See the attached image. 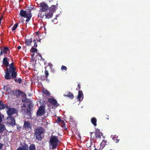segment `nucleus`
Returning a JSON list of instances; mask_svg holds the SVG:
<instances>
[{"mask_svg":"<svg viewBox=\"0 0 150 150\" xmlns=\"http://www.w3.org/2000/svg\"><path fill=\"white\" fill-rule=\"evenodd\" d=\"M45 79H46L45 77V78H43V80H45Z\"/></svg>","mask_w":150,"mask_h":150,"instance_id":"nucleus-52","label":"nucleus"},{"mask_svg":"<svg viewBox=\"0 0 150 150\" xmlns=\"http://www.w3.org/2000/svg\"><path fill=\"white\" fill-rule=\"evenodd\" d=\"M14 64L12 62V61H11V63L10 64H8V66H14Z\"/></svg>","mask_w":150,"mask_h":150,"instance_id":"nucleus-38","label":"nucleus"},{"mask_svg":"<svg viewBox=\"0 0 150 150\" xmlns=\"http://www.w3.org/2000/svg\"><path fill=\"white\" fill-rule=\"evenodd\" d=\"M106 144L105 142L104 141H103L100 144V148L101 149H103L105 146Z\"/></svg>","mask_w":150,"mask_h":150,"instance_id":"nucleus-26","label":"nucleus"},{"mask_svg":"<svg viewBox=\"0 0 150 150\" xmlns=\"http://www.w3.org/2000/svg\"><path fill=\"white\" fill-rule=\"evenodd\" d=\"M5 122L6 124H8L12 126H14L16 124L15 117L11 116H8L5 120Z\"/></svg>","mask_w":150,"mask_h":150,"instance_id":"nucleus-5","label":"nucleus"},{"mask_svg":"<svg viewBox=\"0 0 150 150\" xmlns=\"http://www.w3.org/2000/svg\"><path fill=\"white\" fill-rule=\"evenodd\" d=\"M57 120L58 123L61 122L63 120L61 119V117H58L57 118Z\"/></svg>","mask_w":150,"mask_h":150,"instance_id":"nucleus-33","label":"nucleus"},{"mask_svg":"<svg viewBox=\"0 0 150 150\" xmlns=\"http://www.w3.org/2000/svg\"><path fill=\"white\" fill-rule=\"evenodd\" d=\"M2 139L1 136L0 134V140Z\"/></svg>","mask_w":150,"mask_h":150,"instance_id":"nucleus-49","label":"nucleus"},{"mask_svg":"<svg viewBox=\"0 0 150 150\" xmlns=\"http://www.w3.org/2000/svg\"><path fill=\"white\" fill-rule=\"evenodd\" d=\"M9 50V49L7 47H4L3 50L1 49V52H0V55H2L3 54H6L7 53V51Z\"/></svg>","mask_w":150,"mask_h":150,"instance_id":"nucleus-17","label":"nucleus"},{"mask_svg":"<svg viewBox=\"0 0 150 150\" xmlns=\"http://www.w3.org/2000/svg\"><path fill=\"white\" fill-rule=\"evenodd\" d=\"M61 123L62 127H66V124L64 120H63Z\"/></svg>","mask_w":150,"mask_h":150,"instance_id":"nucleus-32","label":"nucleus"},{"mask_svg":"<svg viewBox=\"0 0 150 150\" xmlns=\"http://www.w3.org/2000/svg\"><path fill=\"white\" fill-rule=\"evenodd\" d=\"M35 131L34 135L36 139L38 141H41L42 139V135L44 132V129L42 127H39Z\"/></svg>","mask_w":150,"mask_h":150,"instance_id":"nucleus-4","label":"nucleus"},{"mask_svg":"<svg viewBox=\"0 0 150 150\" xmlns=\"http://www.w3.org/2000/svg\"><path fill=\"white\" fill-rule=\"evenodd\" d=\"M33 42H34V46L35 47H37V43L36 42V41L35 40H33Z\"/></svg>","mask_w":150,"mask_h":150,"instance_id":"nucleus-34","label":"nucleus"},{"mask_svg":"<svg viewBox=\"0 0 150 150\" xmlns=\"http://www.w3.org/2000/svg\"><path fill=\"white\" fill-rule=\"evenodd\" d=\"M33 104L30 102L28 105V107L29 109L27 108L24 110L25 113L28 114L30 117L31 115V111L32 110V109L33 107Z\"/></svg>","mask_w":150,"mask_h":150,"instance_id":"nucleus-7","label":"nucleus"},{"mask_svg":"<svg viewBox=\"0 0 150 150\" xmlns=\"http://www.w3.org/2000/svg\"><path fill=\"white\" fill-rule=\"evenodd\" d=\"M78 87L79 88V89H80L81 88L80 86L79 83H78Z\"/></svg>","mask_w":150,"mask_h":150,"instance_id":"nucleus-39","label":"nucleus"},{"mask_svg":"<svg viewBox=\"0 0 150 150\" xmlns=\"http://www.w3.org/2000/svg\"><path fill=\"white\" fill-rule=\"evenodd\" d=\"M8 108V105L4 104L2 101L0 100V110L6 109Z\"/></svg>","mask_w":150,"mask_h":150,"instance_id":"nucleus-18","label":"nucleus"},{"mask_svg":"<svg viewBox=\"0 0 150 150\" xmlns=\"http://www.w3.org/2000/svg\"><path fill=\"white\" fill-rule=\"evenodd\" d=\"M21 47L20 46H18L17 47V49L18 50H19V49H21Z\"/></svg>","mask_w":150,"mask_h":150,"instance_id":"nucleus-41","label":"nucleus"},{"mask_svg":"<svg viewBox=\"0 0 150 150\" xmlns=\"http://www.w3.org/2000/svg\"><path fill=\"white\" fill-rule=\"evenodd\" d=\"M49 66H51L49 64Z\"/></svg>","mask_w":150,"mask_h":150,"instance_id":"nucleus-54","label":"nucleus"},{"mask_svg":"<svg viewBox=\"0 0 150 150\" xmlns=\"http://www.w3.org/2000/svg\"><path fill=\"white\" fill-rule=\"evenodd\" d=\"M22 108H25L26 106L24 104H23V105L22 106Z\"/></svg>","mask_w":150,"mask_h":150,"instance_id":"nucleus-43","label":"nucleus"},{"mask_svg":"<svg viewBox=\"0 0 150 150\" xmlns=\"http://www.w3.org/2000/svg\"><path fill=\"white\" fill-rule=\"evenodd\" d=\"M49 11L54 13L56 10V7L55 5H52L49 8Z\"/></svg>","mask_w":150,"mask_h":150,"instance_id":"nucleus-20","label":"nucleus"},{"mask_svg":"<svg viewBox=\"0 0 150 150\" xmlns=\"http://www.w3.org/2000/svg\"><path fill=\"white\" fill-rule=\"evenodd\" d=\"M69 122H70V124H71V123H72V122L70 120H69Z\"/></svg>","mask_w":150,"mask_h":150,"instance_id":"nucleus-48","label":"nucleus"},{"mask_svg":"<svg viewBox=\"0 0 150 150\" xmlns=\"http://www.w3.org/2000/svg\"><path fill=\"white\" fill-rule=\"evenodd\" d=\"M6 129V128L4 124H0V133L2 134Z\"/></svg>","mask_w":150,"mask_h":150,"instance_id":"nucleus-19","label":"nucleus"},{"mask_svg":"<svg viewBox=\"0 0 150 150\" xmlns=\"http://www.w3.org/2000/svg\"><path fill=\"white\" fill-rule=\"evenodd\" d=\"M46 68H47V67H45V78L47 79V77H48V75H49V73L48 72V71L46 70Z\"/></svg>","mask_w":150,"mask_h":150,"instance_id":"nucleus-30","label":"nucleus"},{"mask_svg":"<svg viewBox=\"0 0 150 150\" xmlns=\"http://www.w3.org/2000/svg\"><path fill=\"white\" fill-rule=\"evenodd\" d=\"M45 112V108L44 106H40L37 112V116H40L43 115Z\"/></svg>","mask_w":150,"mask_h":150,"instance_id":"nucleus-11","label":"nucleus"},{"mask_svg":"<svg viewBox=\"0 0 150 150\" xmlns=\"http://www.w3.org/2000/svg\"><path fill=\"white\" fill-rule=\"evenodd\" d=\"M29 150H36L35 146L34 144H31L28 147Z\"/></svg>","mask_w":150,"mask_h":150,"instance_id":"nucleus-25","label":"nucleus"},{"mask_svg":"<svg viewBox=\"0 0 150 150\" xmlns=\"http://www.w3.org/2000/svg\"><path fill=\"white\" fill-rule=\"evenodd\" d=\"M23 93L22 91L19 90H14L13 91V94L16 97H18Z\"/></svg>","mask_w":150,"mask_h":150,"instance_id":"nucleus-15","label":"nucleus"},{"mask_svg":"<svg viewBox=\"0 0 150 150\" xmlns=\"http://www.w3.org/2000/svg\"><path fill=\"white\" fill-rule=\"evenodd\" d=\"M83 98V94L81 91H79L77 98L79 101L82 100Z\"/></svg>","mask_w":150,"mask_h":150,"instance_id":"nucleus-13","label":"nucleus"},{"mask_svg":"<svg viewBox=\"0 0 150 150\" xmlns=\"http://www.w3.org/2000/svg\"><path fill=\"white\" fill-rule=\"evenodd\" d=\"M35 55V53H32V54H31V56L32 57H33Z\"/></svg>","mask_w":150,"mask_h":150,"instance_id":"nucleus-42","label":"nucleus"},{"mask_svg":"<svg viewBox=\"0 0 150 150\" xmlns=\"http://www.w3.org/2000/svg\"><path fill=\"white\" fill-rule=\"evenodd\" d=\"M4 91L8 92L10 90V88L8 86H5L4 87Z\"/></svg>","mask_w":150,"mask_h":150,"instance_id":"nucleus-28","label":"nucleus"},{"mask_svg":"<svg viewBox=\"0 0 150 150\" xmlns=\"http://www.w3.org/2000/svg\"><path fill=\"white\" fill-rule=\"evenodd\" d=\"M37 40L39 42H40V40Z\"/></svg>","mask_w":150,"mask_h":150,"instance_id":"nucleus-50","label":"nucleus"},{"mask_svg":"<svg viewBox=\"0 0 150 150\" xmlns=\"http://www.w3.org/2000/svg\"><path fill=\"white\" fill-rule=\"evenodd\" d=\"M16 69L14 66H10L9 68H7L5 71V75L4 77L6 80L11 79H15L14 81L16 82L21 84L22 82V80L20 78L17 79V72L16 71Z\"/></svg>","mask_w":150,"mask_h":150,"instance_id":"nucleus-1","label":"nucleus"},{"mask_svg":"<svg viewBox=\"0 0 150 150\" xmlns=\"http://www.w3.org/2000/svg\"><path fill=\"white\" fill-rule=\"evenodd\" d=\"M27 66H25V67H26Z\"/></svg>","mask_w":150,"mask_h":150,"instance_id":"nucleus-56","label":"nucleus"},{"mask_svg":"<svg viewBox=\"0 0 150 150\" xmlns=\"http://www.w3.org/2000/svg\"><path fill=\"white\" fill-rule=\"evenodd\" d=\"M32 42V38L30 39H25V43L26 45L30 46H31V43Z\"/></svg>","mask_w":150,"mask_h":150,"instance_id":"nucleus-16","label":"nucleus"},{"mask_svg":"<svg viewBox=\"0 0 150 150\" xmlns=\"http://www.w3.org/2000/svg\"><path fill=\"white\" fill-rule=\"evenodd\" d=\"M94 150H98L96 148H95V149Z\"/></svg>","mask_w":150,"mask_h":150,"instance_id":"nucleus-53","label":"nucleus"},{"mask_svg":"<svg viewBox=\"0 0 150 150\" xmlns=\"http://www.w3.org/2000/svg\"><path fill=\"white\" fill-rule=\"evenodd\" d=\"M57 18H55L53 20H52V22H54V21L55 20H57Z\"/></svg>","mask_w":150,"mask_h":150,"instance_id":"nucleus-46","label":"nucleus"},{"mask_svg":"<svg viewBox=\"0 0 150 150\" xmlns=\"http://www.w3.org/2000/svg\"><path fill=\"white\" fill-rule=\"evenodd\" d=\"M3 146V144L0 143V149H1Z\"/></svg>","mask_w":150,"mask_h":150,"instance_id":"nucleus-37","label":"nucleus"},{"mask_svg":"<svg viewBox=\"0 0 150 150\" xmlns=\"http://www.w3.org/2000/svg\"><path fill=\"white\" fill-rule=\"evenodd\" d=\"M91 123L94 126H96L97 125V120L96 118L94 117L92 118L91 119Z\"/></svg>","mask_w":150,"mask_h":150,"instance_id":"nucleus-24","label":"nucleus"},{"mask_svg":"<svg viewBox=\"0 0 150 150\" xmlns=\"http://www.w3.org/2000/svg\"><path fill=\"white\" fill-rule=\"evenodd\" d=\"M67 69V68L66 66H62L61 69L63 70H64L66 71Z\"/></svg>","mask_w":150,"mask_h":150,"instance_id":"nucleus-35","label":"nucleus"},{"mask_svg":"<svg viewBox=\"0 0 150 150\" xmlns=\"http://www.w3.org/2000/svg\"><path fill=\"white\" fill-rule=\"evenodd\" d=\"M53 15V13L49 11V12L45 14V18L47 19H49L51 18Z\"/></svg>","mask_w":150,"mask_h":150,"instance_id":"nucleus-21","label":"nucleus"},{"mask_svg":"<svg viewBox=\"0 0 150 150\" xmlns=\"http://www.w3.org/2000/svg\"><path fill=\"white\" fill-rule=\"evenodd\" d=\"M19 15L22 17L27 18L26 20V22H28L30 20L32 16L30 10H29L28 11H26L23 9H21Z\"/></svg>","mask_w":150,"mask_h":150,"instance_id":"nucleus-3","label":"nucleus"},{"mask_svg":"<svg viewBox=\"0 0 150 150\" xmlns=\"http://www.w3.org/2000/svg\"><path fill=\"white\" fill-rule=\"evenodd\" d=\"M6 112L8 116H11L14 114H17L18 113L17 110L14 108L11 107L10 106L8 105V108L6 109Z\"/></svg>","mask_w":150,"mask_h":150,"instance_id":"nucleus-6","label":"nucleus"},{"mask_svg":"<svg viewBox=\"0 0 150 150\" xmlns=\"http://www.w3.org/2000/svg\"><path fill=\"white\" fill-rule=\"evenodd\" d=\"M23 129L26 131H30L32 129V126L30 122L28 121H25L23 125Z\"/></svg>","mask_w":150,"mask_h":150,"instance_id":"nucleus-9","label":"nucleus"},{"mask_svg":"<svg viewBox=\"0 0 150 150\" xmlns=\"http://www.w3.org/2000/svg\"><path fill=\"white\" fill-rule=\"evenodd\" d=\"M39 5L40 9L41 11H46L49 9L48 6L45 2H41Z\"/></svg>","mask_w":150,"mask_h":150,"instance_id":"nucleus-10","label":"nucleus"},{"mask_svg":"<svg viewBox=\"0 0 150 150\" xmlns=\"http://www.w3.org/2000/svg\"><path fill=\"white\" fill-rule=\"evenodd\" d=\"M70 120H72L71 119H70Z\"/></svg>","mask_w":150,"mask_h":150,"instance_id":"nucleus-55","label":"nucleus"},{"mask_svg":"<svg viewBox=\"0 0 150 150\" xmlns=\"http://www.w3.org/2000/svg\"><path fill=\"white\" fill-rule=\"evenodd\" d=\"M37 49L36 48H35L33 47H32L30 50V52L32 53H34L37 52Z\"/></svg>","mask_w":150,"mask_h":150,"instance_id":"nucleus-27","label":"nucleus"},{"mask_svg":"<svg viewBox=\"0 0 150 150\" xmlns=\"http://www.w3.org/2000/svg\"><path fill=\"white\" fill-rule=\"evenodd\" d=\"M16 150H22L19 147Z\"/></svg>","mask_w":150,"mask_h":150,"instance_id":"nucleus-44","label":"nucleus"},{"mask_svg":"<svg viewBox=\"0 0 150 150\" xmlns=\"http://www.w3.org/2000/svg\"><path fill=\"white\" fill-rule=\"evenodd\" d=\"M90 133L91 137H91H92L91 135H92V134H93V132H90Z\"/></svg>","mask_w":150,"mask_h":150,"instance_id":"nucleus-45","label":"nucleus"},{"mask_svg":"<svg viewBox=\"0 0 150 150\" xmlns=\"http://www.w3.org/2000/svg\"><path fill=\"white\" fill-rule=\"evenodd\" d=\"M21 146H19L22 150H28V145L25 142H23V144H21Z\"/></svg>","mask_w":150,"mask_h":150,"instance_id":"nucleus-14","label":"nucleus"},{"mask_svg":"<svg viewBox=\"0 0 150 150\" xmlns=\"http://www.w3.org/2000/svg\"><path fill=\"white\" fill-rule=\"evenodd\" d=\"M18 26V24L17 23H16L13 27L12 30H14L16 29Z\"/></svg>","mask_w":150,"mask_h":150,"instance_id":"nucleus-31","label":"nucleus"},{"mask_svg":"<svg viewBox=\"0 0 150 150\" xmlns=\"http://www.w3.org/2000/svg\"><path fill=\"white\" fill-rule=\"evenodd\" d=\"M24 109H23V108H22V111H23L24 112ZM22 112H23V111H22Z\"/></svg>","mask_w":150,"mask_h":150,"instance_id":"nucleus-51","label":"nucleus"},{"mask_svg":"<svg viewBox=\"0 0 150 150\" xmlns=\"http://www.w3.org/2000/svg\"><path fill=\"white\" fill-rule=\"evenodd\" d=\"M44 14H43V15H42L41 14V13H39L38 14V16L39 17H40V18H43V17L44 16Z\"/></svg>","mask_w":150,"mask_h":150,"instance_id":"nucleus-36","label":"nucleus"},{"mask_svg":"<svg viewBox=\"0 0 150 150\" xmlns=\"http://www.w3.org/2000/svg\"><path fill=\"white\" fill-rule=\"evenodd\" d=\"M43 93L45 95H50V93L46 90H44L43 91Z\"/></svg>","mask_w":150,"mask_h":150,"instance_id":"nucleus-29","label":"nucleus"},{"mask_svg":"<svg viewBox=\"0 0 150 150\" xmlns=\"http://www.w3.org/2000/svg\"><path fill=\"white\" fill-rule=\"evenodd\" d=\"M102 135V133L100 132L99 130L97 132H96L95 133V136L97 138L100 139L101 136Z\"/></svg>","mask_w":150,"mask_h":150,"instance_id":"nucleus-22","label":"nucleus"},{"mask_svg":"<svg viewBox=\"0 0 150 150\" xmlns=\"http://www.w3.org/2000/svg\"><path fill=\"white\" fill-rule=\"evenodd\" d=\"M2 18H3V17L2 16H1V17H0V24L1 23V20L2 19Z\"/></svg>","mask_w":150,"mask_h":150,"instance_id":"nucleus-40","label":"nucleus"},{"mask_svg":"<svg viewBox=\"0 0 150 150\" xmlns=\"http://www.w3.org/2000/svg\"><path fill=\"white\" fill-rule=\"evenodd\" d=\"M59 142V140L57 136H51L49 141L50 148L52 149H56Z\"/></svg>","mask_w":150,"mask_h":150,"instance_id":"nucleus-2","label":"nucleus"},{"mask_svg":"<svg viewBox=\"0 0 150 150\" xmlns=\"http://www.w3.org/2000/svg\"><path fill=\"white\" fill-rule=\"evenodd\" d=\"M39 54V56L41 58L42 57V55L40 54Z\"/></svg>","mask_w":150,"mask_h":150,"instance_id":"nucleus-47","label":"nucleus"},{"mask_svg":"<svg viewBox=\"0 0 150 150\" xmlns=\"http://www.w3.org/2000/svg\"><path fill=\"white\" fill-rule=\"evenodd\" d=\"M12 61V59L8 58L7 57H4L2 60V64L4 66H8L9 62Z\"/></svg>","mask_w":150,"mask_h":150,"instance_id":"nucleus-12","label":"nucleus"},{"mask_svg":"<svg viewBox=\"0 0 150 150\" xmlns=\"http://www.w3.org/2000/svg\"><path fill=\"white\" fill-rule=\"evenodd\" d=\"M48 101L49 103L52 105L53 108H55L59 105V104L57 103V100L54 98H48Z\"/></svg>","mask_w":150,"mask_h":150,"instance_id":"nucleus-8","label":"nucleus"},{"mask_svg":"<svg viewBox=\"0 0 150 150\" xmlns=\"http://www.w3.org/2000/svg\"><path fill=\"white\" fill-rule=\"evenodd\" d=\"M67 96V97H69V98H71V99L73 98L74 97V96L73 93L71 92H69L67 93V94L66 95H65L64 96Z\"/></svg>","mask_w":150,"mask_h":150,"instance_id":"nucleus-23","label":"nucleus"}]
</instances>
